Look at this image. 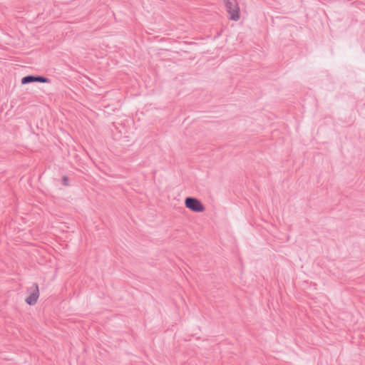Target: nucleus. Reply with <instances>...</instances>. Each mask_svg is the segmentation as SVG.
Masks as SVG:
<instances>
[{"label":"nucleus","mask_w":365,"mask_h":365,"mask_svg":"<svg viewBox=\"0 0 365 365\" xmlns=\"http://www.w3.org/2000/svg\"><path fill=\"white\" fill-rule=\"evenodd\" d=\"M39 297V287L37 283H33L26 289L25 302L29 306H34L37 304Z\"/></svg>","instance_id":"nucleus-1"},{"label":"nucleus","mask_w":365,"mask_h":365,"mask_svg":"<svg viewBox=\"0 0 365 365\" xmlns=\"http://www.w3.org/2000/svg\"><path fill=\"white\" fill-rule=\"evenodd\" d=\"M33 82H39L46 83L49 82V80L47 78L42 76H27L21 78V83L23 85L28 84Z\"/></svg>","instance_id":"nucleus-4"},{"label":"nucleus","mask_w":365,"mask_h":365,"mask_svg":"<svg viewBox=\"0 0 365 365\" xmlns=\"http://www.w3.org/2000/svg\"><path fill=\"white\" fill-rule=\"evenodd\" d=\"M62 184L64 186H68L69 185V178L67 176H63L62 178Z\"/></svg>","instance_id":"nucleus-5"},{"label":"nucleus","mask_w":365,"mask_h":365,"mask_svg":"<svg viewBox=\"0 0 365 365\" xmlns=\"http://www.w3.org/2000/svg\"><path fill=\"white\" fill-rule=\"evenodd\" d=\"M185 206L194 212H202L205 210V206L201 201L192 197L185 198Z\"/></svg>","instance_id":"nucleus-2"},{"label":"nucleus","mask_w":365,"mask_h":365,"mask_svg":"<svg viewBox=\"0 0 365 365\" xmlns=\"http://www.w3.org/2000/svg\"><path fill=\"white\" fill-rule=\"evenodd\" d=\"M227 11L233 21H237L240 19V8L236 0H223Z\"/></svg>","instance_id":"nucleus-3"}]
</instances>
